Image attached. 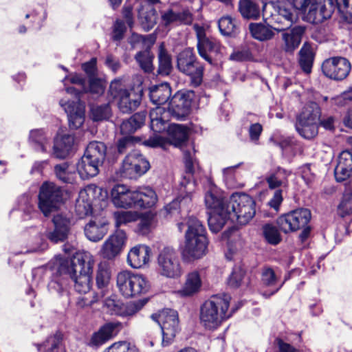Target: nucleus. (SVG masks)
<instances>
[{
  "mask_svg": "<svg viewBox=\"0 0 352 352\" xmlns=\"http://www.w3.org/2000/svg\"><path fill=\"white\" fill-rule=\"evenodd\" d=\"M155 37L153 35L142 36L133 33L129 38V43L132 47L135 48L139 45L143 47L153 45L155 43Z\"/></svg>",
  "mask_w": 352,
  "mask_h": 352,
  "instance_id": "obj_61",
  "label": "nucleus"
},
{
  "mask_svg": "<svg viewBox=\"0 0 352 352\" xmlns=\"http://www.w3.org/2000/svg\"><path fill=\"white\" fill-rule=\"evenodd\" d=\"M228 218L232 223L247 224L255 215V201L245 193H234L226 205Z\"/></svg>",
  "mask_w": 352,
  "mask_h": 352,
  "instance_id": "obj_5",
  "label": "nucleus"
},
{
  "mask_svg": "<svg viewBox=\"0 0 352 352\" xmlns=\"http://www.w3.org/2000/svg\"><path fill=\"white\" fill-rule=\"evenodd\" d=\"M171 95V89L168 83L164 82L154 85L150 88L149 96L151 101L156 105L150 111L151 129L154 132L164 131L169 118V112L162 105L165 104Z\"/></svg>",
  "mask_w": 352,
  "mask_h": 352,
  "instance_id": "obj_4",
  "label": "nucleus"
},
{
  "mask_svg": "<svg viewBox=\"0 0 352 352\" xmlns=\"http://www.w3.org/2000/svg\"><path fill=\"white\" fill-rule=\"evenodd\" d=\"M166 130H167L170 142L175 146H181L188 139L187 129L184 125L177 124H169L167 122L166 127L164 131Z\"/></svg>",
  "mask_w": 352,
  "mask_h": 352,
  "instance_id": "obj_38",
  "label": "nucleus"
},
{
  "mask_svg": "<svg viewBox=\"0 0 352 352\" xmlns=\"http://www.w3.org/2000/svg\"><path fill=\"white\" fill-rule=\"evenodd\" d=\"M153 54L148 50L140 52L135 55V60L139 63L140 67L146 73L153 72Z\"/></svg>",
  "mask_w": 352,
  "mask_h": 352,
  "instance_id": "obj_50",
  "label": "nucleus"
},
{
  "mask_svg": "<svg viewBox=\"0 0 352 352\" xmlns=\"http://www.w3.org/2000/svg\"><path fill=\"white\" fill-rule=\"evenodd\" d=\"M30 141L36 151L43 153L47 152L48 139L43 130L36 129L31 131Z\"/></svg>",
  "mask_w": 352,
  "mask_h": 352,
  "instance_id": "obj_48",
  "label": "nucleus"
},
{
  "mask_svg": "<svg viewBox=\"0 0 352 352\" xmlns=\"http://www.w3.org/2000/svg\"><path fill=\"white\" fill-rule=\"evenodd\" d=\"M290 170L278 166L270 170L265 176V181L270 189L286 188L288 186V177L291 175Z\"/></svg>",
  "mask_w": 352,
  "mask_h": 352,
  "instance_id": "obj_29",
  "label": "nucleus"
},
{
  "mask_svg": "<svg viewBox=\"0 0 352 352\" xmlns=\"http://www.w3.org/2000/svg\"><path fill=\"white\" fill-rule=\"evenodd\" d=\"M228 201H225L217 187L212 185L205 195V204L211 211H222L226 208Z\"/></svg>",
  "mask_w": 352,
  "mask_h": 352,
  "instance_id": "obj_37",
  "label": "nucleus"
},
{
  "mask_svg": "<svg viewBox=\"0 0 352 352\" xmlns=\"http://www.w3.org/2000/svg\"><path fill=\"white\" fill-rule=\"evenodd\" d=\"M197 39V50L199 56L210 64H212V56L219 59L223 56L224 47L215 38L206 35V28L198 24L193 25Z\"/></svg>",
  "mask_w": 352,
  "mask_h": 352,
  "instance_id": "obj_9",
  "label": "nucleus"
},
{
  "mask_svg": "<svg viewBox=\"0 0 352 352\" xmlns=\"http://www.w3.org/2000/svg\"><path fill=\"white\" fill-rule=\"evenodd\" d=\"M126 239L124 230L118 229L110 235L102 244L100 250V256L106 259L112 260L121 252Z\"/></svg>",
  "mask_w": 352,
  "mask_h": 352,
  "instance_id": "obj_20",
  "label": "nucleus"
},
{
  "mask_svg": "<svg viewBox=\"0 0 352 352\" xmlns=\"http://www.w3.org/2000/svg\"><path fill=\"white\" fill-rule=\"evenodd\" d=\"M104 83L101 79L94 77L90 78L88 88L89 92L94 94L101 95L104 93Z\"/></svg>",
  "mask_w": 352,
  "mask_h": 352,
  "instance_id": "obj_64",
  "label": "nucleus"
},
{
  "mask_svg": "<svg viewBox=\"0 0 352 352\" xmlns=\"http://www.w3.org/2000/svg\"><path fill=\"white\" fill-rule=\"evenodd\" d=\"M261 281L263 285L273 287V289L270 293L263 294L265 297H270V296L276 294L285 283V281L279 283V276L270 267H265L263 269L261 273Z\"/></svg>",
  "mask_w": 352,
  "mask_h": 352,
  "instance_id": "obj_36",
  "label": "nucleus"
},
{
  "mask_svg": "<svg viewBox=\"0 0 352 352\" xmlns=\"http://www.w3.org/2000/svg\"><path fill=\"white\" fill-rule=\"evenodd\" d=\"M104 307L110 314L120 316H132L140 309V307L134 303L124 305L115 295H112L105 299Z\"/></svg>",
  "mask_w": 352,
  "mask_h": 352,
  "instance_id": "obj_24",
  "label": "nucleus"
},
{
  "mask_svg": "<svg viewBox=\"0 0 352 352\" xmlns=\"http://www.w3.org/2000/svg\"><path fill=\"white\" fill-rule=\"evenodd\" d=\"M66 192L53 182H45L40 187L38 206L42 213L47 217L58 210L66 199Z\"/></svg>",
  "mask_w": 352,
  "mask_h": 352,
  "instance_id": "obj_7",
  "label": "nucleus"
},
{
  "mask_svg": "<svg viewBox=\"0 0 352 352\" xmlns=\"http://www.w3.org/2000/svg\"><path fill=\"white\" fill-rule=\"evenodd\" d=\"M245 272L240 267H234L228 278V285L232 287H238L241 285L244 278Z\"/></svg>",
  "mask_w": 352,
  "mask_h": 352,
  "instance_id": "obj_63",
  "label": "nucleus"
},
{
  "mask_svg": "<svg viewBox=\"0 0 352 352\" xmlns=\"http://www.w3.org/2000/svg\"><path fill=\"white\" fill-rule=\"evenodd\" d=\"M110 280V272L107 267L102 264L98 265V269L96 272V285L99 289H102L107 287Z\"/></svg>",
  "mask_w": 352,
  "mask_h": 352,
  "instance_id": "obj_59",
  "label": "nucleus"
},
{
  "mask_svg": "<svg viewBox=\"0 0 352 352\" xmlns=\"http://www.w3.org/2000/svg\"><path fill=\"white\" fill-rule=\"evenodd\" d=\"M54 228L45 233V237L54 243L64 241L68 236L71 221L63 214H56L53 217Z\"/></svg>",
  "mask_w": 352,
  "mask_h": 352,
  "instance_id": "obj_22",
  "label": "nucleus"
},
{
  "mask_svg": "<svg viewBox=\"0 0 352 352\" xmlns=\"http://www.w3.org/2000/svg\"><path fill=\"white\" fill-rule=\"evenodd\" d=\"M102 164L86 155H83L76 164V170L82 179H87L99 173V167Z\"/></svg>",
  "mask_w": 352,
  "mask_h": 352,
  "instance_id": "obj_33",
  "label": "nucleus"
},
{
  "mask_svg": "<svg viewBox=\"0 0 352 352\" xmlns=\"http://www.w3.org/2000/svg\"><path fill=\"white\" fill-rule=\"evenodd\" d=\"M86 237L91 241L101 240L108 232V223L102 219L91 220L84 228Z\"/></svg>",
  "mask_w": 352,
  "mask_h": 352,
  "instance_id": "obj_32",
  "label": "nucleus"
},
{
  "mask_svg": "<svg viewBox=\"0 0 352 352\" xmlns=\"http://www.w3.org/2000/svg\"><path fill=\"white\" fill-rule=\"evenodd\" d=\"M146 113L139 112L135 113L129 119L124 120L120 125V131L122 134L130 135L140 128L144 123Z\"/></svg>",
  "mask_w": 352,
  "mask_h": 352,
  "instance_id": "obj_41",
  "label": "nucleus"
},
{
  "mask_svg": "<svg viewBox=\"0 0 352 352\" xmlns=\"http://www.w3.org/2000/svg\"><path fill=\"white\" fill-rule=\"evenodd\" d=\"M276 14L272 15L273 28L279 32L289 29L296 20L292 3L278 1L274 6Z\"/></svg>",
  "mask_w": 352,
  "mask_h": 352,
  "instance_id": "obj_19",
  "label": "nucleus"
},
{
  "mask_svg": "<svg viewBox=\"0 0 352 352\" xmlns=\"http://www.w3.org/2000/svg\"><path fill=\"white\" fill-rule=\"evenodd\" d=\"M66 91L68 94H74L77 100L70 102L63 98L59 101V104L67 114L69 128L77 129L82 125L85 121V104L80 101V92L74 87H67Z\"/></svg>",
  "mask_w": 352,
  "mask_h": 352,
  "instance_id": "obj_15",
  "label": "nucleus"
},
{
  "mask_svg": "<svg viewBox=\"0 0 352 352\" xmlns=\"http://www.w3.org/2000/svg\"><path fill=\"white\" fill-rule=\"evenodd\" d=\"M132 276L133 273L129 271H122L117 276V286L120 293L126 298H130Z\"/></svg>",
  "mask_w": 352,
  "mask_h": 352,
  "instance_id": "obj_47",
  "label": "nucleus"
},
{
  "mask_svg": "<svg viewBox=\"0 0 352 352\" xmlns=\"http://www.w3.org/2000/svg\"><path fill=\"white\" fill-rule=\"evenodd\" d=\"M150 168L149 162L137 151L128 154L117 172L118 177L137 179Z\"/></svg>",
  "mask_w": 352,
  "mask_h": 352,
  "instance_id": "obj_14",
  "label": "nucleus"
},
{
  "mask_svg": "<svg viewBox=\"0 0 352 352\" xmlns=\"http://www.w3.org/2000/svg\"><path fill=\"white\" fill-rule=\"evenodd\" d=\"M305 31V28L300 25L282 31V50L287 53H293L299 47Z\"/></svg>",
  "mask_w": 352,
  "mask_h": 352,
  "instance_id": "obj_23",
  "label": "nucleus"
},
{
  "mask_svg": "<svg viewBox=\"0 0 352 352\" xmlns=\"http://www.w3.org/2000/svg\"><path fill=\"white\" fill-rule=\"evenodd\" d=\"M263 234L265 240L271 245H277L281 241L280 234L277 228L272 224L263 226Z\"/></svg>",
  "mask_w": 352,
  "mask_h": 352,
  "instance_id": "obj_51",
  "label": "nucleus"
},
{
  "mask_svg": "<svg viewBox=\"0 0 352 352\" xmlns=\"http://www.w3.org/2000/svg\"><path fill=\"white\" fill-rule=\"evenodd\" d=\"M110 115L111 108L108 104L92 105L91 107V116L95 121L107 120L109 118Z\"/></svg>",
  "mask_w": 352,
  "mask_h": 352,
  "instance_id": "obj_56",
  "label": "nucleus"
},
{
  "mask_svg": "<svg viewBox=\"0 0 352 352\" xmlns=\"http://www.w3.org/2000/svg\"><path fill=\"white\" fill-rule=\"evenodd\" d=\"M252 36L260 41H265L272 39L275 33L273 25L265 20V23H252L249 25Z\"/></svg>",
  "mask_w": 352,
  "mask_h": 352,
  "instance_id": "obj_35",
  "label": "nucleus"
},
{
  "mask_svg": "<svg viewBox=\"0 0 352 352\" xmlns=\"http://www.w3.org/2000/svg\"><path fill=\"white\" fill-rule=\"evenodd\" d=\"M161 18L165 26L179 24L190 25L193 20L192 14L188 10L175 12L169 9L162 13Z\"/></svg>",
  "mask_w": 352,
  "mask_h": 352,
  "instance_id": "obj_30",
  "label": "nucleus"
},
{
  "mask_svg": "<svg viewBox=\"0 0 352 352\" xmlns=\"http://www.w3.org/2000/svg\"><path fill=\"white\" fill-rule=\"evenodd\" d=\"M202 285V280L199 273L193 271L186 276L182 287L178 291L182 296H191L199 292Z\"/></svg>",
  "mask_w": 352,
  "mask_h": 352,
  "instance_id": "obj_34",
  "label": "nucleus"
},
{
  "mask_svg": "<svg viewBox=\"0 0 352 352\" xmlns=\"http://www.w3.org/2000/svg\"><path fill=\"white\" fill-rule=\"evenodd\" d=\"M311 218L309 210L298 208L279 217L277 224L283 232L288 233L305 227Z\"/></svg>",
  "mask_w": 352,
  "mask_h": 352,
  "instance_id": "obj_16",
  "label": "nucleus"
},
{
  "mask_svg": "<svg viewBox=\"0 0 352 352\" xmlns=\"http://www.w3.org/2000/svg\"><path fill=\"white\" fill-rule=\"evenodd\" d=\"M133 208H149L154 206L157 201L155 191L148 186L140 187L134 190Z\"/></svg>",
  "mask_w": 352,
  "mask_h": 352,
  "instance_id": "obj_25",
  "label": "nucleus"
},
{
  "mask_svg": "<svg viewBox=\"0 0 352 352\" xmlns=\"http://www.w3.org/2000/svg\"><path fill=\"white\" fill-rule=\"evenodd\" d=\"M94 256L89 252H79L69 262L61 260L60 273L68 274L74 282V287L80 294L89 292L92 285Z\"/></svg>",
  "mask_w": 352,
  "mask_h": 352,
  "instance_id": "obj_1",
  "label": "nucleus"
},
{
  "mask_svg": "<svg viewBox=\"0 0 352 352\" xmlns=\"http://www.w3.org/2000/svg\"><path fill=\"white\" fill-rule=\"evenodd\" d=\"M186 223L188 229L185 234L182 255L184 261L191 262L206 254L208 242L206 236V228L199 220L194 217H189Z\"/></svg>",
  "mask_w": 352,
  "mask_h": 352,
  "instance_id": "obj_2",
  "label": "nucleus"
},
{
  "mask_svg": "<svg viewBox=\"0 0 352 352\" xmlns=\"http://www.w3.org/2000/svg\"><path fill=\"white\" fill-rule=\"evenodd\" d=\"M151 318L157 322L161 328L162 346L170 345L179 331L177 312L173 309H165L158 314H152Z\"/></svg>",
  "mask_w": 352,
  "mask_h": 352,
  "instance_id": "obj_11",
  "label": "nucleus"
},
{
  "mask_svg": "<svg viewBox=\"0 0 352 352\" xmlns=\"http://www.w3.org/2000/svg\"><path fill=\"white\" fill-rule=\"evenodd\" d=\"M134 190L123 184H117L111 190L113 204L119 208H133Z\"/></svg>",
  "mask_w": 352,
  "mask_h": 352,
  "instance_id": "obj_26",
  "label": "nucleus"
},
{
  "mask_svg": "<svg viewBox=\"0 0 352 352\" xmlns=\"http://www.w3.org/2000/svg\"><path fill=\"white\" fill-rule=\"evenodd\" d=\"M208 223L210 230L214 233L219 232L228 220V213L227 212V208L222 211H211L208 213Z\"/></svg>",
  "mask_w": 352,
  "mask_h": 352,
  "instance_id": "obj_42",
  "label": "nucleus"
},
{
  "mask_svg": "<svg viewBox=\"0 0 352 352\" xmlns=\"http://www.w3.org/2000/svg\"><path fill=\"white\" fill-rule=\"evenodd\" d=\"M314 59V54L311 46L305 43L299 52V64L305 73H311Z\"/></svg>",
  "mask_w": 352,
  "mask_h": 352,
  "instance_id": "obj_45",
  "label": "nucleus"
},
{
  "mask_svg": "<svg viewBox=\"0 0 352 352\" xmlns=\"http://www.w3.org/2000/svg\"><path fill=\"white\" fill-rule=\"evenodd\" d=\"M74 137L72 135H58L54 139L52 155L57 159L65 158L72 150Z\"/></svg>",
  "mask_w": 352,
  "mask_h": 352,
  "instance_id": "obj_31",
  "label": "nucleus"
},
{
  "mask_svg": "<svg viewBox=\"0 0 352 352\" xmlns=\"http://www.w3.org/2000/svg\"><path fill=\"white\" fill-rule=\"evenodd\" d=\"M239 11L247 19L256 20L261 15L260 7L254 0H239Z\"/></svg>",
  "mask_w": 352,
  "mask_h": 352,
  "instance_id": "obj_40",
  "label": "nucleus"
},
{
  "mask_svg": "<svg viewBox=\"0 0 352 352\" xmlns=\"http://www.w3.org/2000/svg\"><path fill=\"white\" fill-rule=\"evenodd\" d=\"M342 18L347 23H352V0H334Z\"/></svg>",
  "mask_w": 352,
  "mask_h": 352,
  "instance_id": "obj_52",
  "label": "nucleus"
},
{
  "mask_svg": "<svg viewBox=\"0 0 352 352\" xmlns=\"http://www.w3.org/2000/svg\"><path fill=\"white\" fill-rule=\"evenodd\" d=\"M218 26L221 33L225 36H234L239 32L236 20L228 16L221 17Z\"/></svg>",
  "mask_w": 352,
  "mask_h": 352,
  "instance_id": "obj_49",
  "label": "nucleus"
},
{
  "mask_svg": "<svg viewBox=\"0 0 352 352\" xmlns=\"http://www.w3.org/2000/svg\"><path fill=\"white\" fill-rule=\"evenodd\" d=\"M137 140V138L131 135H126L120 138L117 144L118 153L123 154L128 150L131 149Z\"/></svg>",
  "mask_w": 352,
  "mask_h": 352,
  "instance_id": "obj_62",
  "label": "nucleus"
},
{
  "mask_svg": "<svg viewBox=\"0 0 352 352\" xmlns=\"http://www.w3.org/2000/svg\"><path fill=\"white\" fill-rule=\"evenodd\" d=\"M84 155L102 164L106 156V146L101 142H91Z\"/></svg>",
  "mask_w": 352,
  "mask_h": 352,
  "instance_id": "obj_44",
  "label": "nucleus"
},
{
  "mask_svg": "<svg viewBox=\"0 0 352 352\" xmlns=\"http://www.w3.org/2000/svg\"><path fill=\"white\" fill-rule=\"evenodd\" d=\"M131 284L130 298L146 293L150 287L146 278L143 275L138 274H133Z\"/></svg>",
  "mask_w": 352,
  "mask_h": 352,
  "instance_id": "obj_46",
  "label": "nucleus"
},
{
  "mask_svg": "<svg viewBox=\"0 0 352 352\" xmlns=\"http://www.w3.org/2000/svg\"><path fill=\"white\" fill-rule=\"evenodd\" d=\"M151 254V248L145 245H137L132 248L127 256L128 263L133 268H140L149 261Z\"/></svg>",
  "mask_w": 352,
  "mask_h": 352,
  "instance_id": "obj_27",
  "label": "nucleus"
},
{
  "mask_svg": "<svg viewBox=\"0 0 352 352\" xmlns=\"http://www.w3.org/2000/svg\"><path fill=\"white\" fill-rule=\"evenodd\" d=\"M101 195V199L107 196V192L96 185H89L79 192L78 197L76 199L75 210L78 215L82 218L91 213L92 201L96 198V195Z\"/></svg>",
  "mask_w": 352,
  "mask_h": 352,
  "instance_id": "obj_17",
  "label": "nucleus"
},
{
  "mask_svg": "<svg viewBox=\"0 0 352 352\" xmlns=\"http://www.w3.org/2000/svg\"><path fill=\"white\" fill-rule=\"evenodd\" d=\"M157 265L159 274L168 278L177 279L182 274L180 258L176 250L164 247L158 254Z\"/></svg>",
  "mask_w": 352,
  "mask_h": 352,
  "instance_id": "obj_10",
  "label": "nucleus"
},
{
  "mask_svg": "<svg viewBox=\"0 0 352 352\" xmlns=\"http://www.w3.org/2000/svg\"><path fill=\"white\" fill-rule=\"evenodd\" d=\"M338 212L342 217L352 214V190H346L344 193Z\"/></svg>",
  "mask_w": 352,
  "mask_h": 352,
  "instance_id": "obj_55",
  "label": "nucleus"
},
{
  "mask_svg": "<svg viewBox=\"0 0 352 352\" xmlns=\"http://www.w3.org/2000/svg\"><path fill=\"white\" fill-rule=\"evenodd\" d=\"M109 93L118 100V107L124 113L135 111L141 101V95L134 90L124 89L121 80L116 79L111 82Z\"/></svg>",
  "mask_w": 352,
  "mask_h": 352,
  "instance_id": "obj_13",
  "label": "nucleus"
},
{
  "mask_svg": "<svg viewBox=\"0 0 352 352\" xmlns=\"http://www.w3.org/2000/svg\"><path fill=\"white\" fill-rule=\"evenodd\" d=\"M351 65L348 59L342 56H334L326 59L322 65V71L327 78L335 80H342L349 74Z\"/></svg>",
  "mask_w": 352,
  "mask_h": 352,
  "instance_id": "obj_18",
  "label": "nucleus"
},
{
  "mask_svg": "<svg viewBox=\"0 0 352 352\" xmlns=\"http://www.w3.org/2000/svg\"><path fill=\"white\" fill-rule=\"evenodd\" d=\"M116 227H120L128 223L135 221L138 218V214L131 211H118L113 214Z\"/></svg>",
  "mask_w": 352,
  "mask_h": 352,
  "instance_id": "obj_57",
  "label": "nucleus"
},
{
  "mask_svg": "<svg viewBox=\"0 0 352 352\" xmlns=\"http://www.w3.org/2000/svg\"><path fill=\"white\" fill-rule=\"evenodd\" d=\"M285 2L291 3V0ZM292 5L294 10L301 11H305L310 6L307 17L314 23H322L329 19L336 8L334 0H292Z\"/></svg>",
  "mask_w": 352,
  "mask_h": 352,
  "instance_id": "obj_6",
  "label": "nucleus"
},
{
  "mask_svg": "<svg viewBox=\"0 0 352 352\" xmlns=\"http://www.w3.org/2000/svg\"><path fill=\"white\" fill-rule=\"evenodd\" d=\"M157 14L152 5L142 7L139 10V20L142 28L145 31H149L156 24Z\"/></svg>",
  "mask_w": 352,
  "mask_h": 352,
  "instance_id": "obj_39",
  "label": "nucleus"
},
{
  "mask_svg": "<svg viewBox=\"0 0 352 352\" xmlns=\"http://www.w3.org/2000/svg\"><path fill=\"white\" fill-rule=\"evenodd\" d=\"M231 297L228 294L214 295L206 300L200 309V321L207 329L218 328L233 314L229 310Z\"/></svg>",
  "mask_w": 352,
  "mask_h": 352,
  "instance_id": "obj_3",
  "label": "nucleus"
},
{
  "mask_svg": "<svg viewBox=\"0 0 352 352\" xmlns=\"http://www.w3.org/2000/svg\"><path fill=\"white\" fill-rule=\"evenodd\" d=\"M159 68L158 72L162 75H168L172 69L170 56L164 50L159 54Z\"/></svg>",
  "mask_w": 352,
  "mask_h": 352,
  "instance_id": "obj_58",
  "label": "nucleus"
},
{
  "mask_svg": "<svg viewBox=\"0 0 352 352\" xmlns=\"http://www.w3.org/2000/svg\"><path fill=\"white\" fill-rule=\"evenodd\" d=\"M60 340L59 335H54L48 337L43 343L37 344L36 347L41 352H58Z\"/></svg>",
  "mask_w": 352,
  "mask_h": 352,
  "instance_id": "obj_53",
  "label": "nucleus"
},
{
  "mask_svg": "<svg viewBox=\"0 0 352 352\" xmlns=\"http://www.w3.org/2000/svg\"><path fill=\"white\" fill-rule=\"evenodd\" d=\"M191 104L190 94L177 91L170 100L167 111L177 120H184L189 114Z\"/></svg>",
  "mask_w": 352,
  "mask_h": 352,
  "instance_id": "obj_21",
  "label": "nucleus"
},
{
  "mask_svg": "<svg viewBox=\"0 0 352 352\" xmlns=\"http://www.w3.org/2000/svg\"><path fill=\"white\" fill-rule=\"evenodd\" d=\"M177 68L182 73L188 76L191 84L198 87L202 82L204 67L197 60L195 54L190 48L182 51L177 56Z\"/></svg>",
  "mask_w": 352,
  "mask_h": 352,
  "instance_id": "obj_12",
  "label": "nucleus"
},
{
  "mask_svg": "<svg viewBox=\"0 0 352 352\" xmlns=\"http://www.w3.org/2000/svg\"><path fill=\"white\" fill-rule=\"evenodd\" d=\"M320 116V108L316 103L306 105L296 124L299 135L307 140L314 138L318 133V122Z\"/></svg>",
  "mask_w": 352,
  "mask_h": 352,
  "instance_id": "obj_8",
  "label": "nucleus"
},
{
  "mask_svg": "<svg viewBox=\"0 0 352 352\" xmlns=\"http://www.w3.org/2000/svg\"><path fill=\"white\" fill-rule=\"evenodd\" d=\"M100 298V296L95 292L81 294L76 298L75 305L78 309H85L91 307Z\"/></svg>",
  "mask_w": 352,
  "mask_h": 352,
  "instance_id": "obj_54",
  "label": "nucleus"
},
{
  "mask_svg": "<svg viewBox=\"0 0 352 352\" xmlns=\"http://www.w3.org/2000/svg\"><path fill=\"white\" fill-rule=\"evenodd\" d=\"M54 170L56 178L63 183L72 184L75 180V168L68 162L56 164Z\"/></svg>",
  "mask_w": 352,
  "mask_h": 352,
  "instance_id": "obj_43",
  "label": "nucleus"
},
{
  "mask_svg": "<svg viewBox=\"0 0 352 352\" xmlns=\"http://www.w3.org/2000/svg\"><path fill=\"white\" fill-rule=\"evenodd\" d=\"M337 182L347 180L352 175V153L349 151H342L338 156V163L334 170Z\"/></svg>",
  "mask_w": 352,
  "mask_h": 352,
  "instance_id": "obj_28",
  "label": "nucleus"
},
{
  "mask_svg": "<svg viewBox=\"0 0 352 352\" xmlns=\"http://www.w3.org/2000/svg\"><path fill=\"white\" fill-rule=\"evenodd\" d=\"M104 352H139L138 349L130 342L122 341L115 342Z\"/></svg>",
  "mask_w": 352,
  "mask_h": 352,
  "instance_id": "obj_60",
  "label": "nucleus"
}]
</instances>
